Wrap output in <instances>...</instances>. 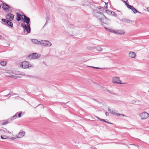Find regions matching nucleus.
I'll return each mask as SVG.
<instances>
[{
  "label": "nucleus",
  "mask_w": 149,
  "mask_h": 149,
  "mask_svg": "<svg viewBox=\"0 0 149 149\" xmlns=\"http://www.w3.org/2000/svg\"><path fill=\"white\" fill-rule=\"evenodd\" d=\"M9 122H8L7 121V120H6L4 122H3V123L2 125H6V124L8 123Z\"/></svg>",
  "instance_id": "obj_29"
},
{
  "label": "nucleus",
  "mask_w": 149,
  "mask_h": 149,
  "mask_svg": "<svg viewBox=\"0 0 149 149\" xmlns=\"http://www.w3.org/2000/svg\"><path fill=\"white\" fill-rule=\"evenodd\" d=\"M40 45L43 46L50 47L52 45V44L48 40H42L40 42Z\"/></svg>",
  "instance_id": "obj_4"
},
{
  "label": "nucleus",
  "mask_w": 149,
  "mask_h": 149,
  "mask_svg": "<svg viewBox=\"0 0 149 149\" xmlns=\"http://www.w3.org/2000/svg\"><path fill=\"white\" fill-rule=\"evenodd\" d=\"M147 11L148 12L149 11V7L148 8H147Z\"/></svg>",
  "instance_id": "obj_38"
},
{
  "label": "nucleus",
  "mask_w": 149,
  "mask_h": 149,
  "mask_svg": "<svg viewBox=\"0 0 149 149\" xmlns=\"http://www.w3.org/2000/svg\"><path fill=\"white\" fill-rule=\"evenodd\" d=\"M23 15L24 17V22L27 24L26 25L30 24V21L29 18L24 15L23 14Z\"/></svg>",
  "instance_id": "obj_9"
},
{
  "label": "nucleus",
  "mask_w": 149,
  "mask_h": 149,
  "mask_svg": "<svg viewBox=\"0 0 149 149\" xmlns=\"http://www.w3.org/2000/svg\"><path fill=\"white\" fill-rule=\"evenodd\" d=\"M1 138L2 139H5L8 138V137L6 135H1Z\"/></svg>",
  "instance_id": "obj_24"
},
{
  "label": "nucleus",
  "mask_w": 149,
  "mask_h": 149,
  "mask_svg": "<svg viewBox=\"0 0 149 149\" xmlns=\"http://www.w3.org/2000/svg\"><path fill=\"white\" fill-rule=\"evenodd\" d=\"M110 12L114 16H116V14L114 12H113L111 11Z\"/></svg>",
  "instance_id": "obj_30"
},
{
  "label": "nucleus",
  "mask_w": 149,
  "mask_h": 149,
  "mask_svg": "<svg viewBox=\"0 0 149 149\" xmlns=\"http://www.w3.org/2000/svg\"><path fill=\"white\" fill-rule=\"evenodd\" d=\"M92 67L93 68H95L97 69H99L100 68H99L95 67Z\"/></svg>",
  "instance_id": "obj_33"
},
{
  "label": "nucleus",
  "mask_w": 149,
  "mask_h": 149,
  "mask_svg": "<svg viewBox=\"0 0 149 149\" xmlns=\"http://www.w3.org/2000/svg\"><path fill=\"white\" fill-rule=\"evenodd\" d=\"M31 41L33 43L40 45V41H38L36 39H32Z\"/></svg>",
  "instance_id": "obj_18"
},
{
  "label": "nucleus",
  "mask_w": 149,
  "mask_h": 149,
  "mask_svg": "<svg viewBox=\"0 0 149 149\" xmlns=\"http://www.w3.org/2000/svg\"><path fill=\"white\" fill-rule=\"evenodd\" d=\"M8 133L9 134H12V133H11V132H9V131H8Z\"/></svg>",
  "instance_id": "obj_37"
},
{
  "label": "nucleus",
  "mask_w": 149,
  "mask_h": 149,
  "mask_svg": "<svg viewBox=\"0 0 149 149\" xmlns=\"http://www.w3.org/2000/svg\"><path fill=\"white\" fill-rule=\"evenodd\" d=\"M96 117L98 120H100L101 121H104V122L105 121V120L104 119H100V118H99V117H98L97 116H96Z\"/></svg>",
  "instance_id": "obj_28"
},
{
  "label": "nucleus",
  "mask_w": 149,
  "mask_h": 149,
  "mask_svg": "<svg viewBox=\"0 0 149 149\" xmlns=\"http://www.w3.org/2000/svg\"><path fill=\"white\" fill-rule=\"evenodd\" d=\"M1 130H2V129H0V132H1Z\"/></svg>",
  "instance_id": "obj_41"
},
{
  "label": "nucleus",
  "mask_w": 149,
  "mask_h": 149,
  "mask_svg": "<svg viewBox=\"0 0 149 149\" xmlns=\"http://www.w3.org/2000/svg\"><path fill=\"white\" fill-rule=\"evenodd\" d=\"M108 111H110L111 114L116 116L117 115L118 113L115 110H113L110 108H109L108 109Z\"/></svg>",
  "instance_id": "obj_17"
},
{
  "label": "nucleus",
  "mask_w": 149,
  "mask_h": 149,
  "mask_svg": "<svg viewBox=\"0 0 149 149\" xmlns=\"http://www.w3.org/2000/svg\"><path fill=\"white\" fill-rule=\"evenodd\" d=\"M97 49L98 51H101L103 49L100 47H97Z\"/></svg>",
  "instance_id": "obj_25"
},
{
  "label": "nucleus",
  "mask_w": 149,
  "mask_h": 149,
  "mask_svg": "<svg viewBox=\"0 0 149 149\" xmlns=\"http://www.w3.org/2000/svg\"><path fill=\"white\" fill-rule=\"evenodd\" d=\"M16 117H17V114H16L12 117V118H14V119L16 118Z\"/></svg>",
  "instance_id": "obj_32"
},
{
  "label": "nucleus",
  "mask_w": 149,
  "mask_h": 149,
  "mask_svg": "<svg viewBox=\"0 0 149 149\" xmlns=\"http://www.w3.org/2000/svg\"><path fill=\"white\" fill-rule=\"evenodd\" d=\"M139 116L141 120H145L149 117V114L146 112H143L140 113Z\"/></svg>",
  "instance_id": "obj_1"
},
{
  "label": "nucleus",
  "mask_w": 149,
  "mask_h": 149,
  "mask_svg": "<svg viewBox=\"0 0 149 149\" xmlns=\"http://www.w3.org/2000/svg\"><path fill=\"white\" fill-rule=\"evenodd\" d=\"M95 15L96 17L98 18L99 19L100 21H101L103 17H104L105 19H107V20H109V19H107L102 13H97Z\"/></svg>",
  "instance_id": "obj_5"
},
{
  "label": "nucleus",
  "mask_w": 149,
  "mask_h": 149,
  "mask_svg": "<svg viewBox=\"0 0 149 149\" xmlns=\"http://www.w3.org/2000/svg\"><path fill=\"white\" fill-rule=\"evenodd\" d=\"M112 82L114 84H123L126 83H123L122 81L120 80L119 77H115L112 78Z\"/></svg>",
  "instance_id": "obj_2"
},
{
  "label": "nucleus",
  "mask_w": 149,
  "mask_h": 149,
  "mask_svg": "<svg viewBox=\"0 0 149 149\" xmlns=\"http://www.w3.org/2000/svg\"><path fill=\"white\" fill-rule=\"evenodd\" d=\"M8 133L9 134H12V133H11V132H9V131H8Z\"/></svg>",
  "instance_id": "obj_36"
},
{
  "label": "nucleus",
  "mask_w": 149,
  "mask_h": 149,
  "mask_svg": "<svg viewBox=\"0 0 149 149\" xmlns=\"http://www.w3.org/2000/svg\"><path fill=\"white\" fill-rule=\"evenodd\" d=\"M30 24L26 25L25 24H22L21 26L23 27L24 31H26L27 33H29L31 32Z\"/></svg>",
  "instance_id": "obj_3"
},
{
  "label": "nucleus",
  "mask_w": 149,
  "mask_h": 149,
  "mask_svg": "<svg viewBox=\"0 0 149 149\" xmlns=\"http://www.w3.org/2000/svg\"><path fill=\"white\" fill-rule=\"evenodd\" d=\"M1 5L2 8L5 10H7L10 8L9 6L5 3H3Z\"/></svg>",
  "instance_id": "obj_12"
},
{
  "label": "nucleus",
  "mask_w": 149,
  "mask_h": 149,
  "mask_svg": "<svg viewBox=\"0 0 149 149\" xmlns=\"http://www.w3.org/2000/svg\"><path fill=\"white\" fill-rule=\"evenodd\" d=\"M122 22L125 23H133L134 21L127 18H123L121 20Z\"/></svg>",
  "instance_id": "obj_14"
},
{
  "label": "nucleus",
  "mask_w": 149,
  "mask_h": 149,
  "mask_svg": "<svg viewBox=\"0 0 149 149\" xmlns=\"http://www.w3.org/2000/svg\"><path fill=\"white\" fill-rule=\"evenodd\" d=\"M11 139H13V138H11Z\"/></svg>",
  "instance_id": "obj_42"
},
{
  "label": "nucleus",
  "mask_w": 149,
  "mask_h": 149,
  "mask_svg": "<svg viewBox=\"0 0 149 149\" xmlns=\"http://www.w3.org/2000/svg\"><path fill=\"white\" fill-rule=\"evenodd\" d=\"M136 56V54L135 53L132 52H130L129 53V56L130 57L134 58Z\"/></svg>",
  "instance_id": "obj_16"
},
{
  "label": "nucleus",
  "mask_w": 149,
  "mask_h": 149,
  "mask_svg": "<svg viewBox=\"0 0 149 149\" xmlns=\"http://www.w3.org/2000/svg\"><path fill=\"white\" fill-rule=\"evenodd\" d=\"M9 94H8V95H6V96L8 95H9Z\"/></svg>",
  "instance_id": "obj_43"
},
{
  "label": "nucleus",
  "mask_w": 149,
  "mask_h": 149,
  "mask_svg": "<svg viewBox=\"0 0 149 149\" xmlns=\"http://www.w3.org/2000/svg\"><path fill=\"white\" fill-rule=\"evenodd\" d=\"M1 38H2V36L1 35H0V39H1Z\"/></svg>",
  "instance_id": "obj_39"
},
{
  "label": "nucleus",
  "mask_w": 149,
  "mask_h": 149,
  "mask_svg": "<svg viewBox=\"0 0 149 149\" xmlns=\"http://www.w3.org/2000/svg\"><path fill=\"white\" fill-rule=\"evenodd\" d=\"M117 116H123V117L125 116L126 117H127V116L125 115H124L123 114H121V113H118Z\"/></svg>",
  "instance_id": "obj_26"
},
{
  "label": "nucleus",
  "mask_w": 149,
  "mask_h": 149,
  "mask_svg": "<svg viewBox=\"0 0 149 149\" xmlns=\"http://www.w3.org/2000/svg\"><path fill=\"white\" fill-rule=\"evenodd\" d=\"M40 57L38 54L36 53H33L29 55L28 57L30 59H36Z\"/></svg>",
  "instance_id": "obj_6"
},
{
  "label": "nucleus",
  "mask_w": 149,
  "mask_h": 149,
  "mask_svg": "<svg viewBox=\"0 0 149 149\" xmlns=\"http://www.w3.org/2000/svg\"><path fill=\"white\" fill-rule=\"evenodd\" d=\"M1 20L2 22H4V23H3V24L5 25H6L7 22L8 21V20L7 19H1Z\"/></svg>",
  "instance_id": "obj_21"
},
{
  "label": "nucleus",
  "mask_w": 149,
  "mask_h": 149,
  "mask_svg": "<svg viewBox=\"0 0 149 149\" xmlns=\"http://www.w3.org/2000/svg\"><path fill=\"white\" fill-rule=\"evenodd\" d=\"M22 113V112H20L18 114V117H21V114Z\"/></svg>",
  "instance_id": "obj_31"
},
{
  "label": "nucleus",
  "mask_w": 149,
  "mask_h": 149,
  "mask_svg": "<svg viewBox=\"0 0 149 149\" xmlns=\"http://www.w3.org/2000/svg\"><path fill=\"white\" fill-rule=\"evenodd\" d=\"M107 4L106 6V5H105V7H107Z\"/></svg>",
  "instance_id": "obj_40"
},
{
  "label": "nucleus",
  "mask_w": 149,
  "mask_h": 149,
  "mask_svg": "<svg viewBox=\"0 0 149 149\" xmlns=\"http://www.w3.org/2000/svg\"><path fill=\"white\" fill-rule=\"evenodd\" d=\"M74 26L72 24H70L68 26V28L69 29H74Z\"/></svg>",
  "instance_id": "obj_23"
},
{
  "label": "nucleus",
  "mask_w": 149,
  "mask_h": 149,
  "mask_svg": "<svg viewBox=\"0 0 149 149\" xmlns=\"http://www.w3.org/2000/svg\"><path fill=\"white\" fill-rule=\"evenodd\" d=\"M16 15L17 16L16 19L18 21H19L21 20L22 16H23V15H21L19 13H16Z\"/></svg>",
  "instance_id": "obj_15"
},
{
  "label": "nucleus",
  "mask_w": 149,
  "mask_h": 149,
  "mask_svg": "<svg viewBox=\"0 0 149 149\" xmlns=\"http://www.w3.org/2000/svg\"><path fill=\"white\" fill-rule=\"evenodd\" d=\"M105 114H106V116H108L109 115H108V112H106Z\"/></svg>",
  "instance_id": "obj_34"
},
{
  "label": "nucleus",
  "mask_w": 149,
  "mask_h": 149,
  "mask_svg": "<svg viewBox=\"0 0 149 149\" xmlns=\"http://www.w3.org/2000/svg\"><path fill=\"white\" fill-rule=\"evenodd\" d=\"M115 34H116L118 35H124L125 33V32L124 30L119 29L116 30Z\"/></svg>",
  "instance_id": "obj_11"
},
{
  "label": "nucleus",
  "mask_w": 149,
  "mask_h": 149,
  "mask_svg": "<svg viewBox=\"0 0 149 149\" xmlns=\"http://www.w3.org/2000/svg\"><path fill=\"white\" fill-rule=\"evenodd\" d=\"M20 66L23 68H26L31 67L32 65L31 64H29V62L27 61H25L22 63Z\"/></svg>",
  "instance_id": "obj_7"
},
{
  "label": "nucleus",
  "mask_w": 149,
  "mask_h": 149,
  "mask_svg": "<svg viewBox=\"0 0 149 149\" xmlns=\"http://www.w3.org/2000/svg\"><path fill=\"white\" fill-rule=\"evenodd\" d=\"M0 64L2 66H5L6 64V61H2L1 62Z\"/></svg>",
  "instance_id": "obj_20"
},
{
  "label": "nucleus",
  "mask_w": 149,
  "mask_h": 149,
  "mask_svg": "<svg viewBox=\"0 0 149 149\" xmlns=\"http://www.w3.org/2000/svg\"><path fill=\"white\" fill-rule=\"evenodd\" d=\"M124 2L125 3L126 5L129 8L131 9L132 10L134 13H136L138 12L139 13H141L140 12L138 11L136 9L134 8L133 6H132L131 5H129V4L127 3L125 1H124Z\"/></svg>",
  "instance_id": "obj_8"
},
{
  "label": "nucleus",
  "mask_w": 149,
  "mask_h": 149,
  "mask_svg": "<svg viewBox=\"0 0 149 149\" xmlns=\"http://www.w3.org/2000/svg\"><path fill=\"white\" fill-rule=\"evenodd\" d=\"M3 130L2 129V130L1 131V133H2L3 132H5L6 133H8V130H7L6 128H3Z\"/></svg>",
  "instance_id": "obj_22"
},
{
  "label": "nucleus",
  "mask_w": 149,
  "mask_h": 149,
  "mask_svg": "<svg viewBox=\"0 0 149 149\" xmlns=\"http://www.w3.org/2000/svg\"><path fill=\"white\" fill-rule=\"evenodd\" d=\"M115 30H114V29H109V31H110L112 33H115V32L114 31H115Z\"/></svg>",
  "instance_id": "obj_27"
},
{
  "label": "nucleus",
  "mask_w": 149,
  "mask_h": 149,
  "mask_svg": "<svg viewBox=\"0 0 149 149\" xmlns=\"http://www.w3.org/2000/svg\"><path fill=\"white\" fill-rule=\"evenodd\" d=\"M105 122L108 123V124H111V123H110V122H107V121H105Z\"/></svg>",
  "instance_id": "obj_35"
},
{
  "label": "nucleus",
  "mask_w": 149,
  "mask_h": 149,
  "mask_svg": "<svg viewBox=\"0 0 149 149\" xmlns=\"http://www.w3.org/2000/svg\"><path fill=\"white\" fill-rule=\"evenodd\" d=\"M6 25H8V26H10L11 27H12L13 26V24L12 22L9 21V20H8V22H7Z\"/></svg>",
  "instance_id": "obj_19"
},
{
  "label": "nucleus",
  "mask_w": 149,
  "mask_h": 149,
  "mask_svg": "<svg viewBox=\"0 0 149 149\" xmlns=\"http://www.w3.org/2000/svg\"><path fill=\"white\" fill-rule=\"evenodd\" d=\"M25 134V132L24 131L20 132L17 136H16L17 138H20L23 136Z\"/></svg>",
  "instance_id": "obj_13"
},
{
  "label": "nucleus",
  "mask_w": 149,
  "mask_h": 149,
  "mask_svg": "<svg viewBox=\"0 0 149 149\" xmlns=\"http://www.w3.org/2000/svg\"><path fill=\"white\" fill-rule=\"evenodd\" d=\"M14 17V15L11 13H9L7 14L6 16V18L10 21H12Z\"/></svg>",
  "instance_id": "obj_10"
}]
</instances>
